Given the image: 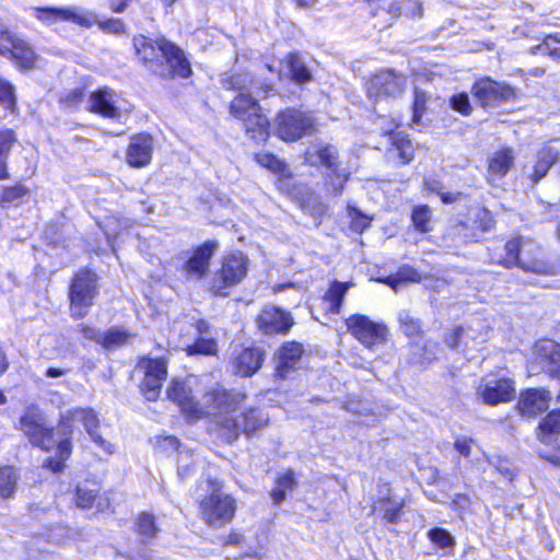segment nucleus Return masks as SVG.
Here are the masks:
<instances>
[{
  "mask_svg": "<svg viewBox=\"0 0 560 560\" xmlns=\"http://www.w3.org/2000/svg\"><path fill=\"white\" fill-rule=\"evenodd\" d=\"M133 46L139 59L161 78H188L191 74L190 63L184 51L165 37L153 39L139 35L133 38Z\"/></svg>",
  "mask_w": 560,
  "mask_h": 560,
  "instance_id": "1",
  "label": "nucleus"
},
{
  "mask_svg": "<svg viewBox=\"0 0 560 560\" xmlns=\"http://www.w3.org/2000/svg\"><path fill=\"white\" fill-rule=\"evenodd\" d=\"M195 382L196 378H188L185 382L174 380L166 392L168 399L176 402L183 412L191 417H215L217 411L221 412L223 408L229 410L242 400L241 395L228 393L221 386L215 385L203 394L201 401H197L192 395Z\"/></svg>",
  "mask_w": 560,
  "mask_h": 560,
  "instance_id": "2",
  "label": "nucleus"
},
{
  "mask_svg": "<svg viewBox=\"0 0 560 560\" xmlns=\"http://www.w3.org/2000/svg\"><path fill=\"white\" fill-rule=\"evenodd\" d=\"M230 393L235 394L234 392ZM237 394L242 396V400L229 408V410L223 408L221 412L217 411V416L214 417L220 435L228 442L237 439L242 432L246 435H250L268 422V416L262 410L256 408L236 415V408L245 398L243 394Z\"/></svg>",
  "mask_w": 560,
  "mask_h": 560,
  "instance_id": "3",
  "label": "nucleus"
},
{
  "mask_svg": "<svg viewBox=\"0 0 560 560\" xmlns=\"http://www.w3.org/2000/svg\"><path fill=\"white\" fill-rule=\"evenodd\" d=\"M255 93H238L230 104L231 115L240 120L245 132L256 141H266L269 137V120L261 113Z\"/></svg>",
  "mask_w": 560,
  "mask_h": 560,
  "instance_id": "4",
  "label": "nucleus"
},
{
  "mask_svg": "<svg viewBox=\"0 0 560 560\" xmlns=\"http://www.w3.org/2000/svg\"><path fill=\"white\" fill-rule=\"evenodd\" d=\"M505 257L499 264L506 268L520 267L525 271L548 275L552 273V267L540 259L541 250L532 241L514 238L505 244Z\"/></svg>",
  "mask_w": 560,
  "mask_h": 560,
  "instance_id": "5",
  "label": "nucleus"
},
{
  "mask_svg": "<svg viewBox=\"0 0 560 560\" xmlns=\"http://www.w3.org/2000/svg\"><path fill=\"white\" fill-rule=\"evenodd\" d=\"M16 428L22 431L30 442L45 451L55 447L56 439L61 436L60 427L55 432L46 427L43 413L35 407H28L19 419Z\"/></svg>",
  "mask_w": 560,
  "mask_h": 560,
  "instance_id": "6",
  "label": "nucleus"
},
{
  "mask_svg": "<svg viewBox=\"0 0 560 560\" xmlns=\"http://www.w3.org/2000/svg\"><path fill=\"white\" fill-rule=\"evenodd\" d=\"M97 293L96 276L90 270L75 273L69 290L70 313L74 318H82L93 304Z\"/></svg>",
  "mask_w": 560,
  "mask_h": 560,
  "instance_id": "7",
  "label": "nucleus"
},
{
  "mask_svg": "<svg viewBox=\"0 0 560 560\" xmlns=\"http://www.w3.org/2000/svg\"><path fill=\"white\" fill-rule=\"evenodd\" d=\"M248 259L241 252H233L222 259L214 273L211 290L215 295L226 296L228 290L238 284L247 275Z\"/></svg>",
  "mask_w": 560,
  "mask_h": 560,
  "instance_id": "8",
  "label": "nucleus"
},
{
  "mask_svg": "<svg viewBox=\"0 0 560 560\" xmlns=\"http://www.w3.org/2000/svg\"><path fill=\"white\" fill-rule=\"evenodd\" d=\"M316 130V120L310 113L288 108L276 118L277 136L288 142H293Z\"/></svg>",
  "mask_w": 560,
  "mask_h": 560,
  "instance_id": "9",
  "label": "nucleus"
},
{
  "mask_svg": "<svg viewBox=\"0 0 560 560\" xmlns=\"http://www.w3.org/2000/svg\"><path fill=\"white\" fill-rule=\"evenodd\" d=\"M200 514L202 520L211 526H223L231 522L235 510V500L221 491H213L200 501Z\"/></svg>",
  "mask_w": 560,
  "mask_h": 560,
  "instance_id": "10",
  "label": "nucleus"
},
{
  "mask_svg": "<svg viewBox=\"0 0 560 560\" xmlns=\"http://www.w3.org/2000/svg\"><path fill=\"white\" fill-rule=\"evenodd\" d=\"M348 331L364 347L372 349L386 342L388 329L366 315L354 314L346 319Z\"/></svg>",
  "mask_w": 560,
  "mask_h": 560,
  "instance_id": "11",
  "label": "nucleus"
},
{
  "mask_svg": "<svg viewBox=\"0 0 560 560\" xmlns=\"http://www.w3.org/2000/svg\"><path fill=\"white\" fill-rule=\"evenodd\" d=\"M475 100L483 108H494L515 96L514 89L489 77L478 79L471 86Z\"/></svg>",
  "mask_w": 560,
  "mask_h": 560,
  "instance_id": "12",
  "label": "nucleus"
},
{
  "mask_svg": "<svg viewBox=\"0 0 560 560\" xmlns=\"http://www.w3.org/2000/svg\"><path fill=\"white\" fill-rule=\"evenodd\" d=\"M74 422L82 423L93 442L106 453L112 454L114 452L113 445L96 432L98 418L93 409L75 408L68 410L59 420V433L63 434V431H69L71 434V428Z\"/></svg>",
  "mask_w": 560,
  "mask_h": 560,
  "instance_id": "13",
  "label": "nucleus"
},
{
  "mask_svg": "<svg viewBox=\"0 0 560 560\" xmlns=\"http://www.w3.org/2000/svg\"><path fill=\"white\" fill-rule=\"evenodd\" d=\"M138 369L143 373L140 389L148 400L154 401L161 393L167 376L166 362L163 359L141 358Z\"/></svg>",
  "mask_w": 560,
  "mask_h": 560,
  "instance_id": "14",
  "label": "nucleus"
},
{
  "mask_svg": "<svg viewBox=\"0 0 560 560\" xmlns=\"http://www.w3.org/2000/svg\"><path fill=\"white\" fill-rule=\"evenodd\" d=\"M256 322L265 335L287 334L294 324L289 312L273 305H266Z\"/></svg>",
  "mask_w": 560,
  "mask_h": 560,
  "instance_id": "15",
  "label": "nucleus"
},
{
  "mask_svg": "<svg viewBox=\"0 0 560 560\" xmlns=\"http://www.w3.org/2000/svg\"><path fill=\"white\" fill-rule=\"evenodd\" d=\"M477 393L485 404L495 406L511 401L515 396V388L513 382L509 378H491L482 381L477 388Z\"/></svg>",
  "mask_w": 560,
  "mask_h": 560,
  "instance_id": "16",
  "label": "nucleus"
},
{
  "mask_svg": "<svg viewBox=\"0 0 560 560\" xmlns=\"http://www.w3.org/2000/svg\"><path fill=\"white\" fill-rule=\"evenodd\" d=\"M406 85V77L397 74L392 70H384L375 74L369 86L371 96H396L399 95Z\"/></svg>",
  "mask_w": 560,
  "mask_h": 560,
  "instance_id": "17",
  "label": "nucleus"
},
{
  "mask_svg": "<svg viewBox=\"0 0 560 560\" xmlns=\"http://www.w3.org/2000/svg\"><path fill=\"white\" fill-rule=\"evenodd\" d=\"M551 400V393L544 388H532L520 396L517 408L523 416L535 417L546 411Z\"/></svg>",
  "mask_w": 560,
  "mask_h": 560,
  "instance_id": "18",
  "label": "nucleus"
},
{
  "mask_svg": "<svg viewBox=\"0 0 560 560\" xmlns=\"http://www.w3.org/2000/svg\"><path fill=\"white\" fill-rule=\"evenodd\" d=\"M88 109L104 118H118L120 110L116 105L115 92L109 88H102L92 92L88 100Z\"/></svg>",
  "mask_w": 560,
  "mask_h": 560,
  "instance_id": "19",
  "label": "nucleus"
},
{
  "mask_svg": "<svg viewBox=\"0 0 560 560\" xmlns=\"http://www.w3.org/2000/svg\"><path fill=\"white\" fill-rule=\"evenodd\" d=\"M265 352L259 348H245L232 360L233 373L242 377L254 375L262 365Z\"/></svg>",
  "mask_w": 560,
  "mask_h": 560,
  "instance_id": "20",
  "label": "nucleus"
},
{
  "mask_svg": "<svg viewBox=\"0 0 560 560\" xmlns=\"http://www.w3.org/2000/svg\"><path fill=\"white\" fill-rule=\"evenodd\" d=\"M153 139L147 133H139L130 139L126 159L133 167H143L151 162Z\"/></svg>",
  "mask_w": 560,
  "mask_h": 560,
  "instance_id": "21",
  "label": "nucleus"
},
{
  "mask_svg": "<svg viewBox=\"0 0 560 560\" xmlns=\"http://www.w3.org/2000/svg\"><path fill=\"white\" fill-rule=\"evenodd\" d=\"M217 248L214 242H206L197 247L192 255L185 262L183 270L188 275L198 279L202 278L209 268L210 259Z\"/></svg>",
  "mask_w": 560,
  "mask_h": 560,
  "instance_id": "22",
  "label": "nucleus"
},
{
  "mask_svg": "<svg viewBox=\"0 0 560 560\" xmlns=\"http://www.w3.org/2000/svg\"><path fill=\"white\" fill-rule=\"evenodd\" d=\"M305 162L312 166H324L329 172L340 167L337 149L328 143H314L304 154Z\"/></svg>",
  "mask_w": 560,
  "mask_h": 560,
  "instance_id": "23",
  "label": "nucleus"
},
{
  "mask_svg": "<svg viewBox=\"0 0 560 560\" xmlns=\"http://www.w3.org/2000/svg\"><path fill=\"white\" fill-rule=\"evenodd\" d=\"M303 354V346L295 341L285 342L277 354V375L287 377L296 368Z\"/></svg>",
  "mask_w": 560,
  "mask_h": 560,
  "instance_id": "24",
  "label": "nucleus"
},
{
  "mask_svg": "<svg viewBox=\"0 0 560 560\" xmlns=\"http://www.w3.org/2000/svg\"><path fill=\"white\" fill-rule=\"evenodd\" d=\"M390 147L386 151V158L396 165L409 163L415 155L413 145L406 135L397 132L390 135Z\"/></svg>",
  "mask_w": 560,
  "mask_h": 560,
  "instance_id": "25",
  "label": "nucleus"
},
{
  "mask_svg": "<svg viewBox=\"0 0 560 560\" xmlns=\"http://www.w3.org/2000/svg\"><path fill=\"white\" fill-rule=\"evenodd\" d=\"M536 353L546 362L547 372L560 380V345L546 339L536 343Z\"/></svg>",
  "mask_w": 560,
  "mask_h": 560,
  "instance_id": "26",
  "label": "nucleus"
},
{
  "mask_svg": "<svg viewBox=\"0 0 560 560\" xmlns=\"http://www.w3.org/2000/svg\"><path fill=\"white\" fill-rule=\"evenodd\" d=\"M222 85L226 90H236L238 91V93H255L256 96H260V91L265 95L267 93V90L269 89L268 85L262 84L259 88L256 86L257 82L247 72H235L231 75L223 78Z\"/></svg>",
  "mask_w": 560,
  "mask_h": 560,
  "instance_id": "27",
  "label": "nucleus"
},
{
  "mask_svg": "<svg viewBox=\"0 0 560 560\" xmlns=\"http://www.w3.org/2000/svg\"><path fill=\"white\" fill-rule=\"evenodd\" d=\"M37 18L44 22L50 23L57 20L60 21H72L77 24L88 26L92 23L90 15L83 14L73 9H37Z\"/></svg>",
  "mask_w": 560,
  "mask_h": 560,
  "instance_id": "28",
  "label": "nucleus"
},
{
  "mask_svg": "<svg viewBox=\"0 0 560 560\" xmlns=\"http://www.w3.org/2000/svg\"><path fill=\"white\" fill-rule=\"evenodd\" d=\"M514 164V155L511 149H502L492 154L488 164L489 182L494 183L503 178Z\"/></svg>",
  "mask_w": 560,
  "mask_h": 560,
  "instance_id": "29",
  "label": "nucleus"
},
{
  "mask_svg": "<svg viewBox=\"0 0 560 560\" xmlns=\"http://www.w3.org/2000/svg\"><path fill=\"white\" fill-rule=\"evenodd\" d=\"M558 434H560V409L550 411L537 428V439L545 444H551L553 436Z\"/></svg>",
  "mask_w": 560,
  "mask_h": 560,
  "instance_id": "30",
  "label": "nucleus"
},
{
  "mask_svg": "<svg viewBox=\"0 0 560 560\" xmlns=\"http://www.w3.org/2000/svg\"><path fill=\"white\" fill-rule=\"evenodd\" d=\"M56 450H57V458H49L46 460L45 466L48 467L54 472H59L63 468V462L69 458L71 455V442H70V432L63 431L61 436L56 439Z\"/></svg>",
  "mask_w": 560,
  "mask_h": 560,
  "instance_id": "31",
  "label": "nucleus"
},
{
  "mask_svg": "<svg viewBox=\"0 0 560 560\" xmlns=\"http://www.w3.org/2000/svg\"><path fill=\"white\" fill-rule=\"evenodd\" d=\"M100 494V486L95 481L84 480L77 486L74 502L80 509H91Z\"/></svg>",
  "mask_w": 560,
  "mask_h": 560,
  "instance_id": "32",
  "label": "nucleus"
},
{
  "mask_svg": "<svg viewBox=\"0 0 560 560\" xmlns=\"http://www.w3.org/2000/svg\"><path fill=\"white\" fill-rule=\"evenodd\" d=\"M352 285V282H340L337 280L331 282L328 291L325 294V300L329 304L327 307L329 313H340L343 298L349 288H351Z\"/></svg>",
  "mask_w": 560,
  "mask_h": 560,
  "instance_id": "33",
  "label": "nucleus"
},
{
  "mask_svg": "<svg viewBox=\"0 0 560 560\" xmlns=\"http://www.w3.org/2000/svg\"><path fill=\"white\" fill-rule=\"evenodd\" d=\"M20 480L19 471L13 466L0 467V497L2 499H12L18 489Z\"/></svg>",
  "mask_w": 560,
  "mask_h": 560,
  "instance_id": "34",
  "label": "nucleus"
},
{
  "mask_svg": "<svg viewBox=\"0 0 560 560\" xmlns=\"http://www.w3.org/2000/svg\"><path fill=\"white\" fill-rule=\"evenodd\" d=\"M350 176L349 171L343 167H335L327 172L325 190L327 194L338 196L342 192L346 183Z\"/></svg>",
  "mask_w": 560,
  "mask_h": 560,
  "instance_id": "35",
  "label": "nucleus"
},
{
  "mask_svg": "<svg viewBox=\"0 0 560 560\" xmlns=\"http://www.w3.org/2000/svg\"><path fill=\"white\" fill-rule=\"evenodd\" d=\"M296 486L294 474L287 471L276 480L275 488L271 491V498L275 504H280L285 500L287 492L292 491Z\"/></svg>",
  "mask_w": 560,
  "mask_h": 560,
  "instance_id": "36",
  "label": "nucleus"
},
{
  "mask_svg": "<svg viewBox=\"0 0 560 560\" xmlns=\"http://www.w3.org/2000/svg\"><path fill=\"white\" fill-rule=\"evenodd\" d=\"M285 65L293 81L304 83L311 80V72L299 55L290 54Z\"/></svg>",
  "mask_w": 560,
  "mask_h": 560,
  "instance_id": "37",
  "label": "nucleus"
},
{
  "mask_svg": "<svg viewBox=\"0 0 560 560\" xmlns=\"http://www.w3.org/2000/svg\"><path fill=\"white\" fill-rule=\"evenodd\" d=\"M135 527L136 532L142 537L143 540L152 539L159 533L154 516L144 512L137 517Z\"/></svg>",
  "mask_w": 560,
  "mask_h": 560,
  "instance_id": "38",
  "label": "nucleus"
},
{
  "mask_svg": "<svg viewBox=\"0 0 560 560\" xmlns=\"http://www.w3.org/2000/svg\"><path fill=\"white\" fill-rule=\"evenodd\" d=\"M132 338V335L128 332L127 330H124L121 328L113 327L108 329L101 339V345L104 348H115L122 345H126L129 342V340Z\"/></svg>",
  "mask_w": 560,
  "mask_h": 560,
  "instance_id": "39",
  "label": "nucleus"
},
{
  "mask_svg": "<svg viewBox=\"0 0 560 560\" xmlns=\"http://www.w3.org/2000/svg\"><path fill=\"white\" fill-rule=\"evenodd\" d=\"M556 156L551 149H544L538 153V160L534 166L533 180L537 183L548 172L550 166L553 164Z\"/></svg>",
  "mask_w": 560,
  "mask_h": 560,
  "instance_id": "40",
  "label": "nucleus"
},
{
  "mask_svg": "<svg viewBox=\"0 0 560 560\" xmlns=\"http://www.w3.org/2000/svg\"><path fill=\"white\" fill-rule=\"evenodd\" d=\"M420 280L421 277L415 268L405 266L395 276L386 278L384 282L396 290L401 282H420Z\"/></svg>",
  "mask_w": 560,
  "mask_h": 560,
  "instance_id": "41",
  "label": "nucleus"
},
{
  "mask_svg": "<svg viewBox=\"0 0 560 560\" xmlns=\"http://www.w3.org/2000/svg\"><path fill=\"white\" fill-rule=\"evenodd\" d=\"M398 322L400 325V330L407 337L418 336L421 332L420 322L411 316L408 311L404 310L398 313Z\"/></svg>",
  "mask_w": 560,
  "mask_h": 560,
  "instance_id": "42",
  "label": "nucleus"
},
{
  "mask_svg": "<svg viewBox=\"0 0 560 560\" xmlns=\"http://www.w3.org/2000/svg\"><path fill=\"white\" fill-rule=\"evenodd\" d=\"M217 342L213 338H198L195 342L187 347L186 351L188 355L192 354H205L213 355L217 353Z\"/></svg>",
  "mask_w": 560,
  "mask_h": 560,
  "instance_id": "43",
  "label": "nucleus"
},
{
  "mask_svg": "<svg viewBox=\"0 0 560 560\" xmlns=\"http://www.w3.org/2000/svg\"><path fill=\"white\" fill-rule=\"evenodd\" d=\"M417 230L424 233L430 231L431 210L428 206L416 207L411 215Z\"/></svg>",
  "mask_w": 560,
  "mask_h": 560,
  "instance_id": "44",
  "label": "nucleus"
},
{
  "mask_svg": "<svg viewBox=\"0 0 560 560\" xmlns=\"http://www.w3.org/2000/svg\"><path fill=\"white\" fill-rule=\"evenodd\" d=\"M0 105L7 112H13L15 108L14 88L2 79H0Z\"/></svg>",
  "mask_w": 560,
  "mask_h": 560,
  "instance_id": "45",
  "label": "nucleus"
},
{
  "mask_svg": "<svg viewBox=\"0 0 560 560\" xmlns=\"http://www.w3.org/2000/svg\"><path fill=\"white\" fill-rule=\"evenodd\" d=\"M255 160L273 173H283L285 170L284 163L271 153H258L255 155Z\"/></svg>",
  "mask_w": 560,
  "mask_h": 560,
  "instance_id": "46",
  "label": "nucleus"
},
{
  "mask_svg": "<svg viewBox=\"0 0 560 560\" xmlns=\"http://www.w3.org/2000/svg\"><path fill=\"white\" fill-rule=\"evenodd\" d=\"M430 100V96L422 90L416 88L415 89V98H413V106H412V120L415 122H419L423 113L427 109V104Z\"/></svg>",
  "mask_w": 560,
  "mask_h": 560,
  "instance_id": "47",
  "label": "nucleus"
},
{
  "mask_svg": "<svg viewBox=\"0 0 560 560\" xmlns=\"http://www.w3.org/2000/svg\"><path fill=\"white\" fill-rule=\"evenodd\" d=\"M431 541L440 548H450L454 546V538L443 528H433L428 534Z\"/></svg>",
  "mask_w": 560,
  "mask_h": 560,
  "instance_id": "48",
  "label": "nucleus"
},
{
  "mask_svg": "<svg viewBox=\"0 0 560 560\" xmlns=\"http://www.w3.org/2000/svg\"><path fill=\"white\" fill-rule=\"evenodd\" d=\"M450 104L452 109L458 112L464 116H468L471 114L472 107L467 93L454 94L450 100Z\"/></svg>",
  "mask_w": 560,
  "mask_h": 560,
  "instance_id": "49",
  "label": "nucleus"
},
{
  "mask_svg": "<svg viewBox=\"0 0 560 560\" xmlns=\"http://www.w3.org/2000/svg\"><path fill=\"white\" fill-rule=\"evenodd\" d=\"M194 466H195V463L192 460V453L189 451H186V452L180 451L179 457H178V468H177L178 477L180 479L188 478L194 470Z\"/></svg>",
  "mask_w": 560,
  "mask_h": 560,
  "instance_id": "50",
  "label": "nucleus"
},
{
  "mask_svg": "<svg viewBox=\"0 0 560 560\" xmlns=\"http://www.w3.org/2000/svg\"><path fill=\"white\" fill-rule=\"evenodd\" d=\"M15 142L16 136L12 129H0V156L9 158L12 145Z\"/></svg>",
  "mask_w": 560,
  "mask_h": 560,
  "instance_id": "51",
  "label": "nucleus"
},
{
  "mask_svg": "<svg viewBox=\"0 0 560 560\" xmlns=\"http://www.w3.org/2000/svg\"><path fill=\"white\" fill-rule=\"evenodd\" d=\"M468 339L472 338L470 335V331L463 328V327H456L453 329L450 334L445 336V342L451 347H457L462 339Z\"/></svg>",
  "mask_w": 560,
  "mask_h": 560,
  "instance_id": "52",
  "label": "nucleus"
},
{
  "mask_svg": "<svg viewBox=\"0 0 560 560\" xmlns=\"http://www.w3.org/2000/svg\"><path fill=\"white\" fill-rule=\"evenodd\" d=\"M26 192L27 189L22 185L9 187L4 189L1 200L3 202H13L24 197Z\"/></svg>",
  "mask_w": 560,
  "mask_h": 560,
  "instance_id": "53",
  "label": "nucleus"
},
{
  "mask_svg": "<svg viewBox=\"0 0 560 560\" xmlns=\"http://www.w3.org/2000/svg\"><path fill=\"white\" fill-rule=\"evenodd\" d=\"M455 450L464 457L468 458L472 453L474 441L469 438H458L454 443Z\"/></svg>",
  "mask_w": 560,
  "mask_h": 560,
  "instance_id": "54",
  "label": "nucleus"
},
{
  "mask_svg": "<svg viewBox=\"0 0 560 560\" xmlns=\"http://www.w3.org/2000/svg\"><path fill=\"white\" fill-rule=\"evenodd\" d=\"M387 506L384 511V518L388 523H396L400 516L402 504L393 503L390 501H387Z\"/></svg>",
  "mask_w": 560,
  "mask_h": 560,
  "instance_id": "55",
  "label": "nucleus"
},
{
  "mask_svg": "<svg viewBox=\"0 0 560 560\" xmlns=\"http://www.w3.org/2000/svg\"><path fill=\"white\" fill-rule=\"evenodd\" d=\"M80 330L85 338L101 342L102 336L98 330L88 325H80Z\"/></svg>",
  "mask_w": 560,
  "mask_h": 560,
  "instance_id": "56",
  "label": "nucleus"
},
{
  "mask_svg": "<svg viewBox=\"0 0 560 560\" xmlns=\"http://www.w3.org/2000/svg\"><path fill=\"white\" fill-rule=\"evenodd\" d=\"M479 219L481 221V228L483 231H489L493 225V220L490 215V212L486 209H482L479 212Z\"/></svg>",
  "mask_w": 560,
  "mask_h": 560,
  "instance_id": "57",
  "label": "nucleus"
},
{
  "mask_svg": "<svg viewBox=\"0 0 560 560\" xmlns=\"http://www.w3.org/2000/svg\"><path fill=\"white\" fill-rule=\"evenodd\" d=\"M70 372V369L50 366L46 370L45 375L49 378L61 377Z\"/></svg>",
  "mask_w": 560,
  "mask_h": 560,
  "instance_id": "58",
  "label": "nucleus"
},
{
  "mask_svg": "<svg viewBox=\"0 0 560 560\" xmlns=\"http://www.w3.org/2000/svg\"><path fill=\"white\" fill-rule=\"evenodd\" d=\"M8 158L7 156H0V180L9 178V172H8Z\"/></svg>",
  "mask_w": 560,
  "mask_h": 560,
  "instance_id": "59",
  "label": "nucleus"
},
{
  "mask_svg": "<svg viewBox=\"0 0 560 560\" xmlns=\"http://www.w3.org/2000/svg\"><path fill=\"white\" fill-rule=\"evenodd\" d=\"M369 224H370V220L368 217H364V215L357 218L353 222L355 230H359V229L363 230L366 226H369Z\"/></svg>",
  "mask_w": 560,
  "mask_h": 560,
  "instance_id": "60",
  "label": "nucleus"
},
{
  "mask_svg": "<svg viewBox=\"0 0 560 560\" xmlns=\"http://www.w3.org/2000/svg\"><path fill=\"white\" fill-rule=\"evenodd\" d=\"M243 540V536L237 533H231L225 540L228 545H240Z\"/></svg>",
  "mask_w": 560,
  "mask_h": 560,
  "instance_id": "61",
  "label": "nucleus"
},
{
  "mask_svg": "<svg viewBox=\"0 0 560 560\" xmlns=\"http://www.w3.org/2000/svg\"><path fill=\"white\" fill-rule=\"evenodd\" d=\"M440 195L444 203H453L458 199V195L452 192H440Z\"/></svg>",
  "mask_w": 560,
  "mask_h": 560,
  "instance_id": "62",
  "label": "nucleus"
},
{
  "mask_svg": "<svg viewBox=\"0 0 560 560\" xmlns=\"http://www.w3.org/2000/svg\"><path fill=\"white\" fill-rule=\"evenodd\" d=\"M110 31L118 33L122 30L124 25L119 20H114L108 23Z\"/></svg>",
  "mask_w": 560,
  "mask_h": 560,
  "instance_id": "63",
  "label": "nucleus"
},
{
  "mask_svg": "<svg viewBox=\"0 0 560 560\" xmlns=\"http://www.w3.org/2000/svg\"><path fill=\"white\" fill-rule=\"evenodd\" d=\"M425 186L428 189L432 190V191H439V188H440V183L436 182V180H429V182H425Z\"/></svg>",
  "mask_w": 560,
  "mask_h": 560,
  "instance_id": "64",
  "label": "nucleus"
}]
</instances>
